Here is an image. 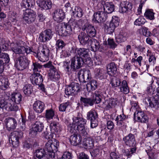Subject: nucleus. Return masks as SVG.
I'll return each mask as SVG.
<instances>
[{"instance_id":"nucleus-3","label":"nucleus","mask_w":159,"mask_h":159,"mask_svg":"<svg viewBox=\"0 0 159 159\" xmlns=\"http://www.w3.org/2000/svg\"><path fill=\"white\" fill-rule=\"evenodd\" d=\"M120 83V80L116 77H113L111 80L110 84L112 87L115 88L120 85V89L121 92L125 94L129 93V90L126 81L123 80L121 85Z\"/></svg>"},{"instance_id":"nucleus-47","label":"nucleus","mask_w":159,"mask_h":159,"mask_svg":"<svg viewBox=\"0 0 159 159\" xmlns=\"http://www.w3.org/2000/svg\"><path fill=\"white\" fill-rule=\"evenodd\" d=\"M105 72L103 69H98L95 74V76L97 79L102 80L105 77Z\"/></svg>"},{"instance_id":"nucleus-59","label":"nucleus","mask_w":159,"mask_h":159,"mask_svg":"<svg viewBox=\"0 0 159 159\" xmlns=\"http://www.w3.org/2000/svg\"><path fill=\"white\" fill-rule=\"evenodd\" d=\"M156 58L154 55L149 57L148 58L149 64H146L147 70L149 68L150 65L154 64L156 62Z\"/></svg>"},{"instance_id":"nucleus-41","label":"nucleus","mask_w":159,"mask_h":159,"mask_svg":"<svg viewBox=\"0 0 159 159\" xmlns=\"http://www.w3.org/2000/svg\"><path fill=\"white\" fill-rule=\"evenodd\" d=\"M42 67V65L36 62H33L31 66V68L33 73H39Z\"/></svg>"},{"instance_id":"nucleus-8","label":"nucleus","mask_w":159,"mask_h":159,"mask_svg":"<svg viewBox=\"0 0 159 159\" xmlns=\"http://www.w3.org/2000/svg\"><path fill=\"white\" fill-rule=\"evenodd\" d=\"M143 102L151 108H157L159 107V97L156 95L152 98L148 97L145 98Z\"/></svg>"},{"instance_id":"nucleus-52","label":"nucleus","mask_w":159,"mask_h":159,"mask_svg":"<svg viewBox=\"0 0 159 159\" xmlns=\"http://www.w3.org/2000/svg\"><path fill=\"white\" fill-rule=\"evenodd\" d=\"M70 85L75 94H76L80 89L79 84L77 83L72 82Z\"/></svg>"},{"instance_id":"nucleus-51","label":"nucleus","mask_w":159,"mask_h":159,"mask_svg":"<svg viewBox=\"0 0 159 159\" xmlns=\"http://www.w3.org/2000/svg\"><path fill=\"white\" fill-rule=\"evenodd\" d=\"M136 151V148L135 147H133L129 150V149H126L124 150V154L128 157L129 158L132 156V154L135 152Z\"/></svg>"},{"instance_id":"nucleus-30","label":"nucleus","mask_w":159,"mask_h":159,"mask_svg":"<svg viewBox=\"0 0 159 159\" xmlns=\"http://www.w3.org/2000/svg\"><path fill=\"white\" fill-rule=\"evenodd\" d=\"M82 145L86 148H92L94 146L93 141L91 138H84L82 143Z\"/></svg>"},{"instance_id":"nucleus-2","label":"nucleus","mask_w":159,"mask_h":159,"mask_svg":"<svg viewBox=\"0 0 159 159\" xmlns=\"http://www.w3.org/2000/svg\"><path fill=\"white\" fill-rule=\"evenodd\" d=\"M38 50L41 52L39 54L38 52H31L35 57H37L38 59L41 61L45 62L48 61L49 59V50L47 46L45 44H40L38 48Z\"/></svg>"},{"instance_id":"nucleus-6","label":"nucleus","mask_w":159,"mask_h":159,"mask_svg":"<svg viewBox=\"0 0 159 159\" xmlns=\"http://www.w3.org/2000/svg\"><path fill=\"white\" fill-rule=\"evenodd\" d=\"M23 134L22 132L20 131H14L11 133L9 137V140L13 147H17L19 145V139Z\"/></svg>"},{"instance_id":"nucleus-39","label":"nucleus","mask_w":159,"mask_h":159,"mask_svg":"<svg viewBox=\"0 0 159 159\" xmlns=\"http://www.w3.org/2000/svg\"><path fill=\"white\" fill-rule=\"evenodd\" d=\"M80 101L81 102L83 103L85 106H92L95 102V101L92 98H86L82 97L80 98Z\"/></svg>"},{"instance_id":"nucleus-46","label":"nucleus","mask_w":159,"mask_h":159,"mask_svg":"<svg viewBox=\"0 0 159 159\" xmlns=\"http://www.w3.org/2000/svg\"><path fill=\"white\" fill-rule=\"evenodd\" d=\"M82 22V20H77L73 19H70L68 22L70 26L72 27L73 30L75 27L77 26L78 27L81 25L80 23Z\"/></svg>"},{"instance_id":"nucleus-53","label":"nucleus","mask_w":159,"mask_h":159,"mask_svg":"<svg viewBox=\"0 0 159 159\" xmlns=\"http://www.w3.org/2000/svg\"><path fill=\"white\" fill-rule=\"evenodd\" d=\"M8 45L5 41L3 39H0V48L3 51L8 49Z\"/></svg>"},{"instance_id":"nucleus-16","label":"nucleus","mask_w":159,"mask_h":159,"mask_svg":"<svg viewBox=\"0 0 159 159\" xmlns=\"http://www.w3.org/2000/svg\"><path fill=\"white\" fill-rule=\"evenodd\" d=\"M134 119H137V121L141 123H146L148 121V117L143 111L136 110L134 114Z\"/></svg>"},{"instance_id":"nucleus-32","label":"nucleus","mask_w":159,"mask_h":159,"mask_svg":"<svg viewBox=\"0 0 159 159\" xmlns=\"http://www.w3.org/2000/svg\"><path fill=\"white\" fill-rule=\"evenodd\" d=\"M108 74L111 75H113L117 71V67L115 63L112 62L108 64L107 66Z\"/></svg>"},{"instance_id":"nucleus-56","label":"nucleus","mask_w":159,"mask_h":159,"mask_svg":"<svg viewBox=\"0 0 159 159\" xmlns=\"http://www.w3.org/2000/svg\"><path fill=\"white\" fill-rule=\"evenodd\" d=\"M0 59L4 60L3 61L5 63H9L10 60L9 55L5 52H3L0 54Z\"/></svg>"},{"instance_id":"nucleus-11","label":"nucleus","mask_w":159,"mask_h":159,"mask_svg":"<svg viewBox=\"0 0 159 159\" xmlns=\"http://www.w3.org/2000/svg\"><path fill=\"white\" fill-rule=\"evenodd\" d=\"M36 16V13L33 11L28 10L24 13L23 18L25 21L29 24L35 21Z\"/></svg>"},{"instance_id":"nucleus-45","label":"nucleus","mask_w":159,"mask_h":159,"mask_svg":"<svg viewBox=\"0 0 159 159\" xmlns=\"http://www.w3.org/2000/svg\"><path fill=\"white\" fill-rule=\"evenodd\" d=\"M17 104L13 101H10V102L7 104V110L11 111H17L18 109Z\"/></svg>"},{"instance_id":"nucleus-60","label":"nucleus","mask_w":159,"mask_h":159,"mask_svg":"<svg viewBox=\"0 0 159 159\" xmlns=\"http://www.w3.org/2000/svg\"><path fill=\"white\" fill-rule=\"evenodd\" d=\"M64 42L61 39L58 40L56 43V48L57 50L62 49L65 46Z\"/></svg>"},{"instance_id":"nucleus-19","label":"nucleus","mask_w":159,"mask_h":159,"mask_svg":"<svg viewBox=\"0 0 159 159\" xmlns=\"http://www.w3.org/2000/svg\"><path fill=\"white\" fill-rule=\"evenodd\" d=\"M98 10L103 9L105 12L111 13L114 11L115 6L112 3L106 2L103 5L101 3L98 4Z\"/></svg>"},{"instance_id":"nucleus-57","label":"nucleus","mask_w":159,"mask_h":159,"mask_svg":"<svg viewBox=\"0 0 159 159\" xmlns=\"http://www.w3.org/2000/svg\"><path fill=\"white\" fill-rule=\"evenodd\" d=\"M69 102L61 104L59 107V110L61 111H65L66 108L70 105Z\"/></svg>"},{"instance_id":"nucleus-1","label":"nucleus","mask_w":159,"mask_h":159,"mask_svg":"<svg viewBox=\"0 0 159 159\" xmlns=\"http://www.w3.org/2000/svg\"><path fill=\"white\" fill-rule=\"evenodd\" d=\"M73 122L68 126V130L71 133L75 130H78L81 134L85 135L87 133L84 125L86 124V120L82 117H78L73 118Z\"/></svg>"},{"instance_id":"nucleus-13","label":"nucleus","mask_w":159,"mask_h":159,"mask_svg":"<svg viewBox=\"0 0 159 159\" xmlns=\"http://www.w3.org/2000/svg\"><path fill=\"white\" fill-rule=\"evenodd\" d=\"M84 63L83 58L78 56H75L71 59V66L73 69H77L82 67Z\"/></svg>"},{"instance_id":"nucleus-33","label":"nucleus","mask_w":159,"mask_h":159,"mask_svg":"<svg viewBox=\"0 0 159 159\" xmlns=\"http://www.w3.org/2000/svg\"><path fill=\"white\" fill-rule=\"evenodd\" d=\"M70 141L72 145L76 146L79 144L81 141V139L80 135L76 134H74L71 135L70 137Z\"/></svg>"},{"instance_id":"nucleus-64","label":"nucleus","mask_w":159,"mask_h":159,"mask_svg":"<svg viewBox=\"0 0 159 159\" xmlns=\"http://www.w3.org/2000/svg\"><path fill=\"white\" fill-rule=\"evenodd\" d=\"M16 16V12H11L9 15V19L11 21L16 22L17 21Z\"/></svg>"},{"instance_id":"nucleus-24","label":"nucleus","mask_w":159,"mask_h":159,"mask_svg":"<svg viewBox=\"0 0 159 159\" xmlns=\"http://www.w3.org/2000/svg\"><path fill=\"white\" fill-rule=\"evenodd\" d=\"M45 107L44 103L39 100L35 102L33 104V109L37 113L42 112L44 110Z\"/></svg>"},{"instance_id":"nucleus-5","label":"nucleus","mask_w":159,"mask_h":159,"mask_svg":"<svg viewBox=\"0 0 159 159\" xmlns=\"http://www.w3.org/2000/svg\"><path fill=\"white\" fill-rule=\"evenodd\" d=\"M44 127L43 123L40 121H36L30 129L29 134L32 137H35L38 133L42 131Z\"/></svg>"},{"instance_id":"nucleus-37","label":"nucleus","mask_w":159,"mask_h":159,"mask_svg":"<svg viewBox=\"0 0 159 159\" xmlns=\"http://www.w3.org/2000/svg\"><path fill=\"white\" fill-rule=\"evenodd\" d=\"M98 85V84L96 80H92L89 83L86 85V88L89 92L96 89Z\"/></svg>"},{"instance_id":"nucleus-50","label":"nucleus","mask_w":159,"mask_h":159,"mask_svg":"<svg viewBox=\"0 0 159 159\" xmlns=\"http://www.w3.org/2000/svg\"><path fill=\"white\" fill-rule=\"evenodd\" d=\"M54 115V112L52 110H47L46 111L45 117L48 120H49L52 119Z\"/></svg>"},{"instance_id":"nucleus-14","label":"nucleus","mask_w":159,"mask_h":159,"mask_svg":"<svg viewBox=\"0 0 159 159\" xmlns=\"http://www.w3.org/2000/svg\"><path fill=\"white\" fill-rule=\"evenodd\" d=\"M53 31L48 29L43 31L39 34V38L41 42H46L50 40L53 35Z\"/></svg>"},{"instance_id":"nucleus-4","label":"nucleus","mask_w":159,"mask_h":159,"mask_svg":"<svg viewBox=\"0 0 159 159\" xmlns=\"http://www.w3.org/2000/svg\"><path fill=\"white\" fill-rule=\"evenodd\" d=\"M24 43L22 41H20L14 44V47H12V49L16 54H27L30 53L31 50L29 48H25L23 45Z\"/></svg>"},{"instance_id":"nucleus-20","label":"nucleus","mask_w":159,"mask_h":159,"mask_svg":"<svg viewBox=\"0 0 159 159\" xmlns=\"http://www.w3.org/2000/svg\"><path fill=\"white\" fill-rule=\"evenodd\" d=\"M30 78L31 83L34 85H40L43 81L42 76L39 73H33Z\"/></svg>"},{"instance_id":"nucleus-21","label":"nucleus","mask_w":159,"mask_h":159,"mask_svg":"<svg viewBox=\"0 0 159 159\" xmlns=\"http://www.w3.org/2000/svg\"><path fill=\"white\" fill-rule=\"evenodd\" d=\"M36 2L39 7L44 10L51 9L52 5L50 0H37Z\"/></svg>"},{"instance_id":"nucleus-62","label":"nucleus","mask_w":159,"mask_h":159,"mask_svg":"<svg viewBox=\"0 0 159 159\" xmlns=\"http://www.w3.org/2000/svg\"><path fill=\"white\" fill-rule=\"evenodd\" d=\"M100 97V95L98 92L95 93L93 94V97L92 99L95 101L96 103L98 104L100 102L101 100Z\"/></svg>"},{"instance_id":"nucleus-23","label":"nucleus","mask_w":159,"mask_h":159,"mask_svg":"<svg viewBox=\"0 0 159 159\" xmlns=\"http://www.w3.org/2000/svg\"><path fill=\"white\" fill-rule=\"evenodd\" d=\"M118 102L117 98H111L105 101L104 103V107L107 110H109L115 107Z\"/></svg>"},{"instance_id":"nucleus-15","label":"nucleus","mask_w":159,"mask_h":159,"mask_svg":"<svg viewBox=\"0 0 159 159\" xmlns=\"http://www.w3.org/2000/svg\"><path fill=\"white\" fill-rule=\"evenodd\" d=\"M83 30L84 32L87 33V35L90 37H94L96 35V31L94 27L91 25L86 23L83 27Z\"/></svg>"},{"instance_id":"nucleus-36","label":"nucleus","mask_w":159,"mask_h":159,"mask_svg":"<svg viewBox=\"0 0 159 159\" xmlns=\"http://www.w3.org/2000/svg\"><path fill=\"white\" fill-rule=\"evenodd\" d=\"M34 4V0H22L20 5L22 8L29 9L32 7Z\"/></svg>"},{"instance_id":"nucleus-55","label":"nucleus","mask_w":159,"mask_h":159,"mask_svg":"<svg viewBox=\"0 0 159 159\" xmlns=\"http://www.w3.org/2000/svg\"><path fill=\"white\" fill-rule=\"evenodd\" d=\"M73 90L70 85L67 86L65 89L66 94L68 96L75 95L76 94Z\"/></svg>"},{"instance_id":"nucleus-9","label":"nucleus","mask_w":159,"mask_h":159,"mask_svg":"<svg viewBox=\"0 0 159 159\" xmlns=\"http://www.w3.org/2000/svg\"><path fill=\"white\" fill-rule=\"evenodd\" d=\"M59 146V143L57 140H48L45 145L44 149L48 152H57Z\"/></svg>"},{"instance_id":"nucleus-18","label":"nucleus","mask_w":159,"mask_h":159,"mask_svg":"<svg viewBox=\"0 0 159 159\" xmlns=\"http://www.w3.org/2000/svg\"><path fill=\"white\" fill-rule=\"evenodd\" d=\"M119 20L118 17L115 16L112 17V19L107 28V31L109 34L112 33L115 28L119 25Z\"/></svg>"},{"instance_id":"nucleus-27","label":"nucleus","mask_w":159,"mask_h":159,"mask_svg":"<svg viewBox=\"0 0 159 159\" xmlns=\"http://www.w3.org/2000/svg\"><path fill=\"white\" fill-rule=\"evenodd\" d=\"M132 8V4L128 1H124L122 3L120 11L122 13H126L131 10Z\"/></svg>"},{"instance_id":"nucleus-17","label":"nucleus","mask_w":159,"mask_h":159,"mask_svg":"<svg viewBox=\"0 0 159 159\" xmlns=\"http://www.w3.org/2000/svg\"><path fill=\"white\" fill-rule=\"evenodd\" d=\"M123 140L127 146L130 147H135L136 143L134 135L130 133L124 137Z\"/></svg>"},{"instance_id":"nucleus-31","label":"nucleus","mask_w":159,"mask_h":159,"mask_svg":"<svg viewBox=\"0 0 159 159\" xmlns=\"http://www.w3.org/2000/svg\"><path fill=\"white\" fill-rule=\"evenodd\" d=\"M90 41L88 45L91 46V50L94 52L98 50L100 48V45L96 39L93 38L90 39Z\"/></svg>"},{"instance_id":"nucleus-22","label":"nucleus","mask_w":159,"mask_h":159,"mask_svg":"<svg viewBox=\"0 0 159 159\" xmlns=\"http://www.w3.org/2000/svg\"><path fill=\"white\" fill-rule=\"evenodd\" d=\"M53 16L55 21L60 22L64 19L65 14L62 10L57 9L54 10Z\"/></svg>"},{"instance_id":"nucleus-42","label":"nucleus","mask_w":159,"mask_h":159,"mask_svg":"<svg viewBox=\"0 0 159 159\" xmlns=\"http://www.w3.org/2000/svg\"><path fill=\"white\" fill-rule=\"evenodd\" d=\"M98 117V115L94 110H91L88 112L87 118L90 120L96 119Z\"/></svg>"},{"instance_id":"nucleus-35","label":"nucleus","mask_w":159,"mask_h":159,"mask_svg":"<svg viewBox=\"0 0 159 159\" xmlns=\"http://www.w3.org/2000/svg\"><path fill=\"white\" fill-rule=\"evenodd\" d=\"M9 87L8 79L3 76H1L0 78V89L5 90Z\"/></svg>"},{"instance_id":"nucleus-10","label":"nucleus","mask_w":159,"mask_h":159,"mask_svg":"<svg viewBox=\"0 0 159 159\" xmlns=\"http://www.w3.org/2000/svg\"><path fill=\"white\" fill-rule=\"evenodd\" d=\"M77 75L80 80L84 82H88L91 78L89 71L85 69H80L78 72Z\"/></svg>"},{"instance_id":"nucleus-48","label":"nucleus","mask_w":159,"mask_h":159,"mask_svg":"<svg viewBox=\"0 0 159 159\" xmlns=\"http://www.w3.org/2000/svg\"><path fill=\"white\" fill-rule=\"evenodd\" d=\"M33 91L32 86L31 84H27L24 87V92L25 94L29 96Z\"/></svg>"},{"instance_id":"nucleus-12","label":"nucleus","mask_w":159,"mask_h":159,"mask_svg":"<svg viewBox=\"0 0 159 159\" xmlns=\"http://www.w3.org/2000/svg\"><path fill=\"white\" fill-rule=\"evenodd\" d=\"M59 31V33L62 34L61 35L66 36L72 34L74 32V30L68 23L63 22L61 23V28Z\"/></svg>"},{"instance_id":"nucleus-49","label":"nucleus","mask_w":159,"mask_h":159,"mask_svg":"<svg viewBox=\"0 0 159 159\" xmlns=\"http://www.w3.org/2000/svg\"><path fill=\"white\" fill-rule=\"evenodd\" d=\"M145 19L143 16H140L136 19L134 22V25H142L144 24Z\"/></svg>"},{"instance_id":"nucleus-28","label":"nucleus","mask_w":159,"mask_h":159,"mask_svg":"<svg viewBox=\"0 0 159 159\" xmlns=\"http://www.w3.org/2000/svg\"><path fill=\"white\" fill-rule=\"evenodd\" d=\"M78 39L82 44H87L88 45L89 42H90L91 38H89L85 32H81L78 35Z\"/></svg>"},{"instance_id":"nucleus-7","label":"nucleus","mask_w":159,"mask_h":159,"mask_svg":"<svg viewBox=\"0 0 159 159\" xmlns=\"http://www.w3.org/2000/svg\"><path fill=\"white\" fill-rule=\"evenodd\" d=\"M29 62L27 58L24 56H20L15 60V64L18 69L22 70L28 66Z\"/></svg>"},{"instance_id":"nucleus-34","label":"nucleus","mask_w":159,"mask_h":159,"mask_svg":"<svg viewBox=\"0 0 159 159\" xmlns=\"http://www.w3.org/2000/svg\"><path fill=\"white\" fill-rule=\"evenodd\" d=\"M11 101H13L17 104H19L22 100V95L19 93H14L11 98Z\"/></svg>"},{"instance_id":"nucleus-44","label":"nucleus","mask_w":159,"mask_h":159,"mask_svg":"<svg viewBox=\"0 0 159 159\" xmlns=\"http://www.w3.org/2000/svg\"><path fill=\"white\" fill-rule=\"evenodd\" d=\"M73 15L74 17H81L83 15V11L80 7H75L73 11Z\"/></svg>"},{"instance_id":"nucleus-43","label":"nucleus","mask_w":159,"mask_h":159,"mask_svg":"<svg viewBox=\"0 0 159 159\" xmlns=\"http://www.w3.org/2000/svg\"><path fill=\"white\" fill-rule=\"evenodd\" d=\"M155 13L152 9H147L146 10L144 16L146 17L151 20H153L155 19Z\"/></svg>"},{"instance_id":"nucleus-40","label":"nucleus","mask_w":159,"mask_h":159,"mask_svg":"<svg viewBox=\"0 0 159 159\" xmlns=\"http://www.w3.org/2000/svg\"><path fill=\"white\" fill-rule=\"evenodd\" d=\"M49 76L51 79L54 81L57 80L60 77L59 74L55 68L51 70L49 73Z\"/></svg>"},{"instance_id":"nucleus-61","label":"nucleus","mask_w":159,"mask_h":159,"mask_svg":"<svg viewBox=\"0 0 159 159\" xmlns=\"http://www.w3.org/2000/svg\"><path fill=\"white\" fill-rule=\"evenodd\" d=\"M100 11L96 12L94 13L93 20L95 23H100Z\"/></svg>"},{"instance_id":"nucleus-63","label":"nucleus","mask_w":159,"mask_h":159,"mask_svg":"<svg viewBox=\"0 0 159 159\" xmlns=\"http://www.w3.org/2000/svg\"><path fill=\"white\" fill-rule=\"evenodd\" d=\"M108 45H109L111 48H114L117 45L113 39L109 38L107 40Z\"/></svg>"},{"instance_id":"nucleus-26","label":"nucleus","mask_w":159,"mask_h":159,"mask_svg":"<svg viewBox=\"0 0 159 159\" xmlns=\"http://www.w3.org/2000/svg\"><path fill=\"white\" fill-rule=\"evenodd\" d=\"M89 52L88 49L84 48H80L75 50V52L77 55H78L80 57L83 58V59L88 57Z\"/></svg>"},{"instance_id":"nucleus-38","label":"nucleus","mask_w":159,"mask_h":159,"mask_svg":"<svg viewBox=\"0 0 159 159\" xmlns=\"http://www.w3.org/2000/svg\"><path fill=\"white\" fill-rule=\"evenodd\" d=\"M126 34L122 31L116 38V42L118 43L124 42L126 40Z\"/></svg>"},{"instance_id":"nucleus-25","label":"nucleus","mask_w":159,"mask_h":159,"mask_svg":"<svg viewBox=\"0 0 159 159\" xmlns=\"http://www.w3.org/2000/svg\"><path fill=\"white\" fill-rule=\"evenodd\" d=\"M45 156L46 152L44 149H38L33 152V159H42Z\"/></svg>"},{"instance_id":"nucleus-54","label":"nucleus","mask_w":159,"mask_h":159,"mask_svg":"<svg viewBox=\"0 0 159 159\" xmlns=\"http://www.w3.org/2000/svg\"><path fill=\"white\" fill-rule=\"evenodd\" d=\"M139 30L142 32L141 33L140 32V33L145 36L148 37L150 36L151 33L148 31V29L147 27H143L139 29Z\"/></svg>"},{"instance_id":"nucleus-58","label":"nucleus","mask_w":159,"mask_h":159,"mask_svg":"<svg viewBox=\"0 0 159 159\" xmlns=\"http://www.w3.org/2000/svg\"><path fill=\"white\" fill-rule=\"evenodd\" d=\"M107 14L105 12L100 11V23L105 21L107 19Z\"/></svg>"},{"instance_id":"nucleus-29","label":"nucleus","mask_w":159,"mask_h":159,"mask_svg":"<svg viewBox=\"0 0 159 159\" xmlns=\"http://www.w3.org/2000/svg\"><path fill=\"white\" fill-rule=\"evenodd\" d=\"M6 123L7 128L9 130L15 129L17 125L16 120L11 117L6 119Z\"/></svg>"}]
</instances>
